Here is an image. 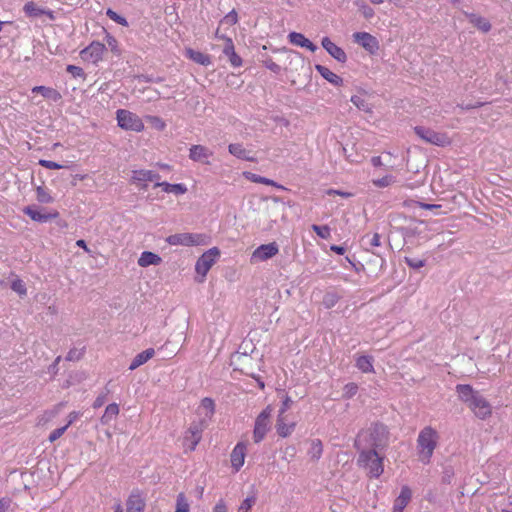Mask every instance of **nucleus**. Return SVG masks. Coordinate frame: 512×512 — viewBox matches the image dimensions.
<instances>
[{
	"instance_id": "1",
	"label": "nucleus",
	"mask_w": 512,
	"mask_h": 512,
	"mask_svg": "<svg viewBox=\"0 0 512 512\" xmlns=\"http://www.w3.org/2000/svg\"><path fill=\"white\" fill-rule=\"evenodd\" d=\"M354 446L359 452L357 464L359 467L368 469L371 478H378L384 471L383 458L379 456L377 450L367 449L362 444V435L355 440Z\"/></svg>"
},
{
	"instance_id": "2",
	"label": "nucleus",
	"mask_w": 512,
	"mask_h": 512,
	"mask_svg": "<svg viewBox=\"0 0 512 512\" xmlns=\"http://www.w3.org/2000/svg\"><path fill=\"white\" fill-rule=\"evenodd\" d=\"M438 439V432L431 426H426L419 432L417 449L420 460L424 464L430 463L434 450L437 447Z\"/></svg>"
},
{
	"instance_id": "3",
	"label": "nucleus",
	"mask_w": 512,
	"mask_h": 512,
	"mask_svg": "<svg viewBox=\"0 0 512 512\" xmlns=\"http://www.w3.org/2000/svg\"><path fill=\"white\" fill-rule=\"evenodd\" d=\"M361 435L362 444L365 445L367 449L377 450L378 448H382L386 445L388 429L387 426L382 423H374L367 432L361 433L358 436Z\"/></svg>"
},
{
	"instance_id": "4",
	"label": "nucleus",
	"mask_w": 512,
	"mask_h": 512,
	"mask_svg": "<svg viewBox=\"0 0 512 512\" xmlns=\"http://www.w3.org/2000/svg\"><path fill=\"white\" fill-rule=\"evenodd\" d=\"M414 132L421 140L428 144L439 147H445L451 144V139L446 133L437 132L425 126H415Z\"/></svg>"
},
{
	"instance_id": "5",
	"label": "nucleus",
	"mask_w": 512,
	"mask_h": 512,
	"mask_svg": "<svg viewBox=\"0 0 512 512\" xmlns=\"http://www.w3.org/2000/svg\"><path fill=\"white\" fill-rule=\"evenodd\" d=\"M220 257V250L217 247H212L205 251L196 261L195 271L200 276L198 282H203L211 267L217 262Z\"/></svg>"
},
{
	"instance_id": "6",
	"label": "nucleus",
	"mask_w": 512,
	"mask_h": 512,
	"mask_svg": "<svg viewBox=\"0 0 512 512\" xmlns=\"http://www.w3.org/2000/svg\"><path fill=\"white\" fill-rule=\"evenodd\" d=\"M170 245L201 246L209 243V236L202 233H178L166 238Z\"/></svg>"
},
{
	"instance_id": "7",
	"label": "nucleus",
	"mask_w": 512,
	"mask_h": 512,
	"mask_svg": "<svg viewBox=\"0 0 512 512\" xmlns=\"http://www.w3.org/2000/svg\"><path fill=\"white\" fill-rule=\"evenodd\" d=\"M272 415V407L268 405L256 417L253 429V440L260 443L264 440L267 432L270 430V418Z\"/></svg>"
},
{
	"instance_id": "8",
	"label": "nucleus",
	"mask_w": 512,
	"mask_h": 512,
	"mask_svg": "<svg viewBox=\"0 0 512 512\" xmlns=\"http://www.w3.org/2000/svg\"><path fill=\"white\" fill-rule=\"evenodd\" d=\"M202 426L200 423H192L183 436V449L185 453L192 452L202 439Z\"/></svg>"
},
{
	"instance_id": "9",
	"label": "nucleus",
	"mask_w": 512,
	"mask_h": 512,
	"mask_svg": "<svg viewBox=\"0 0 512 512\" xmlns=\"http://www.w3.org/2000/svg\"><path fill=\"white\" fill-rule=\"evenodd\" d=\"M117 121L118 125L126 130L139 132L144 127L142 120L136 114L124 109L117 111Z\"/></svg>"
},
{
	"instance_id": "10",
	"label": "nucleus",
	"mask_w": 512,
	"mask_h": 512,
	"mask_svg": "<svg viewBox=\"0 0 512 512\" xmlns=\"http://www.w3.org/2000/svg\"><path fill=\"white\" fill-rule=\"evenodd\" d=\"M468 406L479 419L484 420L492 414L490 403L479 392Z\"/></svg>"
},
{
	"instance_id": "11",
	"label": "nucleus",
	"mask_w": 512,
	"mask_h": 512,
	"mask_svg": "<svg viewBox=\"0 0 512 512\" xmlns=\"http://www.w3.org/2000/svg\"><path fill=\"white\" fill-rule=\"evenodd\" d=\"M354 41L362 46L369 53L374 54L379 49L377 38L368 32H355L353 34Z\"/></svg>"
},
{
	"instance_id": "12",
	"label": "nucleus",
	"mask_w": 512,
	"mask_h": 512,
	"mask_svg": "<svg viewBox=\"0 0 512 512\" xmlns=\"http://www.w3.org/2000/svg\"><path fill=\"white\" fill-rule=\"evenodd\" d=\"M105 49L104 44L94 41L80 52V56L85 61L96 63L102 59Z\"/></svg>"
},
{
	"instance_id": "13",
	"label": "nucleus",
	"mask_w": 512,
	"mask_h": 512,
	"mask_svg": "<svg viewBox=\"0 0 512 512\" xmlns=\"http://www.w3.org/2000/svg\"><path fill=\"white\" fill-rule=\"evenodd\" d=\"M213 151L206 146L197 144L189 148V158L194 162L209 165V159L213 156Z\"/></svg>"
},
{
	"instance_id": "14",
	"label": "nucleus",
	"mask_w": 512,
	"mask_h": 512,
	"mask_svg": "<svg viewBox=\"0 0 512 512\" xmlns=\"http://www.w3.org/2000/svg\"><path fill=\"white\" fill-rule=\"evenodd\" d=\"M279 252V247L275 242L262 244L257 247L251 256L252 261H266Z\"/></svg>"
},
{
	"instance_id": "15",
	"label": "nucleus",
	"mask_w": 512,
	"mask_h": 512,
	"mask_svg": "<svg viewBox=\"0 0 512 512\" xmlns=\"http://www.w3.org/2000/svg\"><path fill=\"white\" fill-rule=\"evenodd\" d=\"M222 40H224L225 45L223 48V54L228 58L230 64L234 68L241 67L243 64L242 58L235 52V46L232 38L223 35L221 36Z\"/></svg>"
},
{
	"instance_id": "16",
	"label": "nucleus",
	"mask_w": 512,
	"mask_h": 512,
	"mask_svg": "<svg viewBox=\"0 0 512 512\" xmlns=\"http://www.w3.org/2000/svg\"><path fill=\"white\" fill-rule=\"evenodd\" d=\"M23 213L29 216L33 221L39 223H46L52 219H55L59 216L57 211L44 213L39 210L36 206H26L23 209Z\"/></svg>"
},
{
	"instance_id": "17",
	"label": "nucleus",
	"mask_w": 512,
	"mask_h": 512,
	"mask_svg": "<svg viewBox=\"0 0 512 512\" xmlns=\"http://www.w3.org/2000/svg\"><path fill=\"white\" fill-rule=\"evenodd\" d=\"M321 45L327 53L338 62L345 63L347 61V54L345 51L332 42L329 37L322 38Z\"/></svg>"
},
{
	"instance_id": "18",
	"label": "nucleus",
	"mask_w": 512,
	"mask_h": 512,
	"mask_svg": "<svg viewBox=\"0 0 512 512\" xmlns=\"http://www.w3.org/2000/svg\"><path fill=\"white\" fill-rule=\"evenodd\" d=\"M246 455V445L243 442H238L230 454L231 466L235 472H238L244 465Z\"/></svg>"
},
{
	"instance_id": "19",
	"label": "nucleus",
	"mask_w": 512,
	"mask_h": 512,
	"mask_svg": "<svg viewBox=\"0 0 512 512\" xmlns=\"http://www.w3.org/2000/svg\"><path fill=\"white\" fill-rule=\"evenodd\" d=\"M288 40L291 44L302 48H306L311 52H315L317 50V46L308 38H306L302 33L290 32L288 34Z\"/></svg>"
},
{
	"instance_id": "20",
	"label": "nucleus",
	"mask_w": 512,
	"mask_h": 512,
	"mask_svg": "<svg viewBox=\"0 0 512 512\" xmlns=\"http://www.w3.org/2000/svg\"><path fill=\"white\" fill-rule=\"evenodd\" d=\"M412 497V491L408 486L401 488L400 494L394 501L392 512H403Z\"/></svg>"
},
{
	"instance_id": "21",
	"label": "nucleus",
	"mask_w": 512,
	"mask_h": 512,
	"mask_svg": "<svg viewBox=\"0 0 512 512\" xmlns=\"http://www.w3.org/2000/svg\"><path fill=\"white\" fill-rule=\"evenodd\" d=\"M155 353L156 352L153 348H148L142 351L141 353L137 354L131 361L129 365V370L133 371L138 367L144 365L146 362H148L151 358L155 356Z\"/></svg>"
},
{
	"instance_id": "22",
	"label": "nucleus",
	"mask_w": 512,
	"mask_h": 512,
	"mask_svg": "<svg viewBox=\"0 0 512 512\" xmlns=\"http://www.w3.org/2000/svg\"><path fill=\"white\" fill-rule=\"evenodd\" d=\"M315 69L325 80L334 86H341L343 84V79L326 66L317 64L315 65Z\"/></svg>"
},
{
	"instance_id": "23",
	"label": "nucleus",
	"mask_w": 512,
	"mask_h": 512,
	"mask_svg": "<svg viewBox=\"0 0 512 512\" xmlns=\"http://www.w3.org/2000/svg\"><path fill=\"white\" fill-rule=\"evenodd\" d=\"M295 426H296V424L294 422L286 423L284 415L277 416V421H276L275 427H276V432L280 437L286 438V437L290 436L293 433Z\"/></svg>"
},
{
	"instance_id": "24",
	"label": "nucleus",
	"mask_w": 512,
	"mask_h": 512,
	"mask_svg": "<svg viewBox=\"0 0 512 512\" xmlns=\"http://www.w3.org/2000/svg\"><path fill=\"white\" fill-rule=\"evenodd\" d=\"M456 392L458 393L459 399L467 405H469L478 394V391H475L472 386L468 384H458L456 386Z\"/></svg>"
},
{
	"instance_id": "25",
	"label": "nucleus",
	"mask_w": 512,
	"mask_h": 512,
	"mask_svg": "<svg viewBox=\"0 0 512 512\" xmlns=\"http://www.w3.org/2000/svg\"><path fill=\"white\" fill-rule=\"evenodd\" d=\"M228 151L230 154L235 156L238 159L246 160L250 162L256 161L253 156L249 155V152L243 147L240 143H232L228 146Z\"/></svg>"
},
{
	"instance_id": "26",
	"label": "nucleus",
	"mask_w": 512,
	"mask_h": 512,
	"mask_svg": "<svg viewBox=\"0 0 512 512\" xmlns=\"http://www.w3.org/2000/svg\"><path fill=\"white\" fill-rule=\"evenodd\" d=\"M185 55L197 64L203 66H209L211 64V57L208 54H204L200 51L188 48L185 51Z\"/></svg>"
},
{
	"instance_id": "27",
	"label": "nucleus",
	"mask_w": 512,
	"mask_h": 512,
	"mask_svg": "<svg viewBox=\"0 0 512 512\" xmlns=\"http://www.w3.org/2000/svg\"><path fill=\"white\" fill-rule=\"evenodd\" d=\"M373 362H374V359L372 356L362 355V356H359L356 358L355 365L363 373H373L374 372Z\"/></svg>"
},
{
	"instance_id": "28",
	"label": "nucleus",
	"mask_w": 512,
	"mask_h": 512,
	"mask_svg": "<svg viewBox=\"0 0 512 512\" xmlns=\"http://www.w3.org/2000/svg\"><path fill=\"white\" fill-rule=\"evenodd\" d=\"M188 191V188L183 183L171 184L162 181V192L174 194L176 196L183 195Z\"/></svg>"
},
{
	"instance_id": "29",
	"label": "nucleus",
	"mask_w": 512,
	"mask_h": 512,
	"mask_svg": "<svg viewBox=\"0 0 512 512\" xmlns=\"http://www.w3.org/2000/svg\"><path fill=\"white\" fill-rule=\"evenodd\" d=\"M467 17L469 18L470 23H472L475 27H477L482 32H489L491 29L490 22L477 14L471 13L467 14Z\"/></svg>"
},
{
	"instance_id": "30",
	"label": "nucleus",
	"mask_w": 512,
	"mask_h": 512,
	"mask_svg": "<svg viewBox=\"0 0 512 512\" xmlns=\"http://www.w3.org/2000/svg\"><path fill=\"white\" fill-rule=\"evenodd\" d=\"M145 506L139 494H132L127 500V512H141Z\"/></svg>"
},
{
	"instance_id": "31",
	"label": "nucleus",
	"mask_w": 512,
	"mask_h": 512,
	"mask_svg": "<svg viewBox=\"0 0 512 512\" xmlns=\"http://www.w3.org/2000/svg\"><path fill=\"white\" fill-rule=\"evenodd\" d=\"M160 262V256L155 253L144 251L138 259V265L147 267L149 265H157Z\"/></svg>"
},
{
	"instance_id": "32",
	"label": "nucleus",
	"mask_w": 512,
	"mask_h": 512,
	"mask_svg": "<svg viewBox=\"0 0 512 512\" xmlns=\"http://www.w3.org/2000/svg\"><path fill=\"white\" fill-rule=\"evenodd\" d=\"M33 93H40L43 97L51 99L53 101H58L61 99V94L50 87L45 86H36L32 89Z\"/></svg>"
},
{
	"instance_id": "33",
	"label": "nucleus",
	"mask_w": 512,
	"mask_h": 512,
	"mask_svg": "<svg viewBox=\"0 0 512 512\" xmlns=\"http://www.w3.org/2000/svg\"><path fill=\"white\" fill-rule=\"evenodd\" d=\"M323 453V445L321 440L314 439L311 442L310 448L308 450V455L313 461H318Z\"/></svg>"
},
{
	"instance_id": "34",
	"label": "nucleus",
	"mask_w": 512,
	"mask_h": 512,
	"mask_svg": "<svg viewBox=\"0 0 512 512\" xmlns=\"http://www.w3.org/2000/svg\"><path fill=\"white\" fill-rule=\"evenodd\" d=\"M118 414H119V406L116 403L109 404L106 407L103 416L101 417V423L108 424Z\"/></svg>"
},
{
	"instance_id": "35",
	"label": "nucleus",
	"mask_w": 512,
	"mask_h": 512,
	"mask_svg": "<svg viewBox=\"0 0 512 512\" xmlns=\"http://www.w3.org/2000/svg\"><path fill=\"white\" fill-rule=\"evenodd\" d=\"M455 476V469L451 464H444L441 472V482L443 484H451Z\"/></svg>"
},
{
	"instance_id": "36",
	"label": "nucleus",
	"mask_w": 512,
	"mask_h": 512,
	"mask_svg": "<svg viewBox=\"0 0 512 512\" xmlns=\"http://www.w3.org/2000/svg\"><path fill=\"white\" fill-rule=\"evenodd\" d=\"M156 178V174H154L152 171L146 170L135 171L133 176V179L139 182H154Z\"/></svg>"
},
{
	"instance_id": "37",
	"label": "nucleus",
	"mask_w": 512,
	"mask_h": 512,
	"mask_svg": "<svg viewBox=\"0 0 512 512\" xmlns=\"http://www.w3.org/2000/svg\"><path fill=\"white\" fill-rule=\"evenodd\" d=\"M354 4L361 11L365 19H371L374 17V9L370 7L364 0H355Z\"/></svg>"
},
{
	"instance_id": "38",
	"label": "nucleus",
	"mask_w": 512,
	"mask_h": 512,
	"mask_svg": "<svg viewBox=\"0 0 512 512\" xmlns=\"http://www.w3.org/2000/svg\"><path fill=\"white\" fill-rule=\"evenodd\" d=\"M340 300V296L335 292H327L324 297L322 304L326 309H330L334 307L338 301Z\"/></svg>"
},
{
	"instance_id": "39",
	"label": "nucleus",
	"mask_w": 512,
	"mask_h": 512,
	"mask_svg": "<svg viewBox=\"0 0 512 512\" xmlns=\"http://www.w3.org/2000/svg\"><path fill=\"white\" fill-rule=\"evenodd\" d=\"M380 238L381 237H380V235L377 232H375L371 236L368 235V234L365 235L363 237V241L368 246L366 249L370 251L374 247H379L381 245Z\"/></svg>"
},
{
	"instance_id": "40",
	"label": "nucleus",
	"mask_w": 512,
	"mask_h": 512,
	"mask_svg": "<svg viewBox=\"0 0 512 512\" xmlns=\"http://www.w3.org/2000/svg\"><path fill=\"white\" fill-rule=\"evenodd\" d=\"M24 12L26 15L30 17H38L44 13V11L37 7V5L33 2H27L23 7Z\"/></svg>"
},
{
	"instance_id": "41",
	"label": "nucleus",
	"mask_w": 512,
	"mask_h": 512,
	"mask_svg": "<svg viewBox=\"0 0 512 512\" xmlns=\"http://www.w3.org/2000/svg\"><path fill=\"white\" fill-rule=\"evenodd\" d=\"M37 200L40 203L48 204L53 202V198L50 193L42 186L36 188Z\"/></svg>"
},
{
	"instance_id": "42",
	"label": "nucleus",
	"mask_w": 512,
	"mask_h": 512,
	"mask_svg": "<svg viewBox=\"0 0 512 512\" xmlns=\"http://www.w3.org/2000/svg\"><path fill=\"white\" fill-rule=\"evenodd\" d=\"M312 230L322 239H329L331 237V229L328 225H312Z\"/></svg>"
},
{
	"instance_id": "43",
	"label": "nucleus",
	"mask_w": 512,
	"mask_h": 512,
	"mask_svg": "<svg viewBox=\"0 0 512 512\" xmlns=\"http://www.w3.org/2000/svg\"><path fill=\"white\" fill-rule=\"evenodd\" d=\"M11 289L16 292L19 296L23 297V296H26L27 294V288H26V285L25 283L17 278L15 280L12 281L11 283Z\"/></svg>"
},
{
	"instance_id": "44",
	"label": "nucleus",
	"mask_w": 512,
	"mask_h": 512,
	"mask_svg": "<svg viewBox=\"0 0 512 512\" xmlns=\"http://www.w3.org/2000/svg\"><path fill=\"white\" fill-rule=\"evenodd\" d=\"M175 512H189V503L183 493L177 496Z\"/></svg>"
},
{
	"instance_id": "45",
	"label": "nucleus",
	"mask_w": 512,
	"mask_h": 512,
	"mask_svg": "<svg viewBox=\"0 0 512 512\" xmlns=\"http://www.w3.org/2000/svg\"><path fill=\"white\" fill-rule=\"evenodd\" d=\"M357 391H358V385L356 383H353V382L347 383L343 389V397L346 399H351L352 397H354L356 395Z\"/></svg>"
},
{
	"instance_id": "46",
	"label": "nucleus",
	"mask_w": 512,
	"mask_h": 512,
	"mask_svg": "<svg viewBox=\"0 0 512 512\" xmlns=\"http://www.w3.org/2000/svg\"><path fill=\"white\" fill-rule=\"evenodd\" d=\"M394 181H395L394 176H392V175H385L382 178L374 179L373 180V184L376 187L384 188V187H387V186L391 185Z\"/></svg>"
},
{
	"instance_id": "47",
	"label": "nucleus",
	"mask_w": 512,
	"mask_h": 512,
	"mask_svg": "<svg viewBox=\"0 0 512 512\" xmlns=\"http://www.w3.org/2000/svg\"><path fill=\"white\" fill-rule=\"evenodd\" d=\"M106 15L113 21H115L116 23L122 25V26H128V21L126 20V18H124L123 16L119 15L118 13H116L114 10L112 9H108L106 11Z\"/></svg>"
},
{
	"instance_id": "48",
	"label": "nucleus",
	"mask_w": 512,
	"mask_h": 512,
	"mask_svg": "<svg viewBox=\"0 0 512 512\" xmlns=\"http://www.w3.org/2000/svg\"><path fill=\"white\" fill-rule=\"evenodd\" d=\"M110 390L108 388H105L104 391H102L95 399L93 403V408L97 409L104 405V403L107 400V396L109 395Z\"/></svg>"
},
{
	"instance_id": "49",
	"label": "nucleus",
	"mask_w": 512,
	"mask_h": 512,
	"mask_svg": "<svg viewBox=\"0 0 512 512\" xmlns=\"http://www.w3.org/2000/svg\"><path fill=\"white\" fill-rule=\"evenodd\" d=\"M243 176L253 182V183H260V184H266V180L267 178L266 177H263V176H260L258 174H255V173H252V172H244L243 173Z\"/></svg>"
},
{
	"instance_id": "50",
	"label": "nucleus",
	"mask_w": 512,
	"mask_h": 512,
	"mask_svg": "<svg viewBox=\"0 0 512 512\" xmlns=\"http://www.w3.org/2000/svg\"><path fill=\"white\" fill-rule=\"evenodd\" d=\"M405 263L413 269H420L425 265V260L420 258L405 257Z\"/></svg>"
},
{
	"instance_id": "51",
	"label": "nucleus",
	"mask_w": 512,
	"mask_h": 512,
	"mask_svg": "<svg viewBox=\"0 0 512 512\" xmlns=\"http://www.w3.org/2000/svg\"><path fill=\"white\" fill-rule=\"evenodd\" d=\"M255 501L256 499L253 496L245 498L240 504L238 512H249Z\"/></svg>"
},
{
	"instance_id": "52",
	"label": "nucleus",
	"mask_w": 512,
	"mask_h": 512,
	"mask_svg": "<svg viewBox=\"0 0 512 512\" xmlns=\"http://www.w3.org/2000/svg\"><path fill=\"white\" fill-rule=\"evenodd\" d=\"M222 23L228 24V25H235L238 22V14L233 9L229 13H227L224 18L221 21Z\"/></svg>"
},
{
	"instance_id": "53",
	"label": "nucleus",
	"mask_w": 512,
	"mask_h": 512,
	"mask_svg": "<svg viewBox=\"0 0 512 512\" xmlns=\"http://www.w3.org/2000/svg\"><path fill=\"white\" fill-rule=\"evenodd\" d=\"M83 354H84L83 349L73 348L68 352L66 359L68 361H77L83 356Z\"/></svg>"
},
{
	"instance_id": "54",
	"label": "nucleus",
	"mask_w": 512,
	"mask_h": 512,
	"mask_svg": "<svg viewBox=\"0 0 512 512\" xmlns=\"http://www.w3.org/2000/svg\"><path fill=\"white\" fill-rule=\"evenodd\" d=\"M67 429H68V425H65L63 427H60V428H57V429L53 430L50 433V435H49V441L50 442L56 441L57 439H59L65 433V431Z\"/></svg>"
},
{
	"instance_id": "55",
	"label": "nucleus",
	"mask_w": 512,
	"mask_h": 512,
	"mask_svg": "<svg viewBox=\"0 0 512 512\" xmlns=\"http://www.w3.org/2000/svg\"><path fill=\"white\" fill-rule=\"evenodd\" d=\"M201 406H202V408L207 410L210 414L214 413L215 404H214V401L211 398H208V397L204 398L201 401Z\"/></svg>"
},
{
	"instance_id": "56",
	"label": "nucleus",
	"mask_w": 512,
	"mask_h": 512,
	"mask_svg": "<svg viewBox=\"0 0 512 512\" xmlns=\"http://www.w3.org/2000/svg\"><path fill=\"white\" fill-rule=\"evenodd\" d=\"M351 102H352V103H353L357 108H359V109H361V110H366L367 103H366V101H365L362 97H360V96H358V95H353V96L351 97Z\"/></svg>"
},
{
	"instance_id": "57",
	"label": "nucleus",
	"mask_w": 512,
	"mask_h": 512,
	"mask_svg": "<svg viewBox=\"0 0 512 512\" xmlns=\"http://www.w3.org/2000/svg\"><path fill=\"white\" fill-rule=\"evenodd\" d=\"M264 66L269 69L270 71L278 74L281 71V67L275 63L272 59H266L263 61Z\"/></svg>"
},
{
	"instance_id": "58",
	"label": "nucleus",
	"mask_w": 512,
	"mask_h": 512,
	"mask_svg": "<svg viewBox=\"0 0 512 512\" xmlns=\"http://www.w3.org/2000/svg\"><path fill=\"white\" fill-rule=\"evenodd\" d=\"M39 164L42 167H45L47 169H62V168H64L63 165H61L57 162L51 161V160H40Z\"/></svg>"
},
{
	"instance_id": "59",
	"label": "nucleus",
	"mask_w": 512,
	"mask_h": 512,
	"mask_svg": "<svg viewBox=\"0 0 512 512\" xmlns=\"http://www.w3.org/2000/svg\"><path fill=\"white\" fill-rule=\"evenodd\" d=\"M67 72H69L73 77H82L84 76V71L81 67L75 65H68Z\"/></svg>"
},
{
	"instance_id": "60",
	"label": "nucleus",
	"mask_w": 512,
	"mask_h": 512,
	"mask_svg": "<svg viewBox=\"0 0 512 512\" xmlns=\"http://www.w3.org/2000/svg\"><path fill=\"white\" fill-rule=\"evenodd\" d=\"M291 403V398L289 396H285V398L282 401L281 408L279 409L278 415H284V413L289 409Z\"/></svg>"
},
{
	"instance_id": "61",
	"label": "nucleus",
	"mask_w": 512,
	"mask_h": 512,
	"mask_svg": "<svg viewBox=\"0 0 512 512\" xmlns=\"http://www.w3.org/2000/svg\"><path fill=\"white\" fill-rule=\"evenodd\" d=\"M10 499L9 498H1L0 499V512H8L10 508Z\"/></svg>"
},
{
	"instance_id": "62",
	"label": "nucleus",
	"mask_w": 512,
	"mask_h": 512,
	"mask_svg": "<svg viewBox=\"0 0 512 512\" xmlns=\"http://www.w3.org/2000/svg\"><path fill=\"white\" fill-rule=\"evenodd\" d=\"M213 512H227V506L225 504V502L223 500H219L214 508H213Z\"/></svg>"
},
{
	"instance_id": "63",
	"label": "nucleus",
	"mask_w": 512,
	"mask_h": 512,
	"mask_svg": "<svg viewBox=\"0 0 512 512\" xmlns=\"http://www.w3.org/2000/svg\"><path fill=\"white\" fill-rule=\"evenodd\" d=\"M80 417V413L79 412H76V411H72L71 413H69L68 415V422L66 425H68V427L73 423L75 422L78 418Z\"/></svg>"
},
{
	"instance_id": "64",
	"label": "nucleus",
	"mask_w": 512,
	"mask_h": 512,
	"mask_svg": "<svg viewBox=\"0 0 512 512\" xmlns=\"http://www.w3.org/2000/svg\"><path fill=\"white\" fill-rule=\"evenodd\" d=\"M330 249L339 255H343L346 251L345 247L338 245H332Z\"/></svg>"
}]
</instances>
